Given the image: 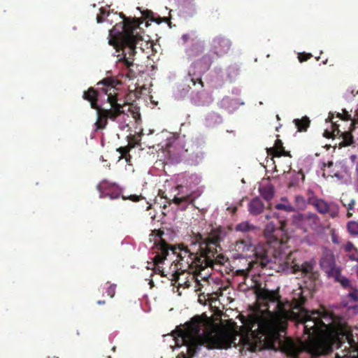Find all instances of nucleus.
Masks as SVG:
<instances>
[{
	"label": "nucleus",
	"mask_w": 358,
	"mask_h": 358,
	"mask_svg": "<svg viewBox=\"0 0 358 358\" xmlns=\"http://www.w3.org/2000/svg\"><path fill=\"white\" fill-rule=\"evenodd\" d=\"M257 309L250 314V329H255L260 349L280 350L295 357L306 351L313 357L326 355L334 346H347L336 358H358V327L351 329L325 310L302 307L301 287L293 293L292 303H282L277 292L259 288L256 292Z\"/></svg>",
	"instance_id": "nucleus-1"
},
{
	"label": "nucleus",
	"mask_w": 358,
	"mask_h": 358,
	"mask_svg": "<svg viewBox=\"0 0 358 358\" xmlns=\"http://www.w3.org/2000/svg\"><path fill=\"white\" fill-rule=\"evenodd\" d=\"M243 325L238 328L234 324L229 327L215 324L206 315L195 316L184 325L178 327L171 335L166 336L171 348H183L177 358H190L197 349L203 345L208 348H227L239 344L244 349L250 351L261 350L256 341L255 329H250V315L242 321Z\"/></svg>",
	"instance_id": "nucleus-2"
},
{
	"label": "nucleus",
	"mask_w": 358,
	"mask_h": 358,
	"mask_svg": "<svg viewBox=\"0 0 358 358\" xmlns=\"http://www.w3.org/2000/svg\"><path fill=\"white\" fill-rule=\"evenodd\" d=\"M113 18L122 19V20L110 30L108 43L116 48L122 50V57L119 61L129 67L133 64L131 57L134 55L137 46L139 45L142 49V42L144 39L141 36L140 22H131L121 15L117 16L116 13L111 14L103 8L100 9V14L97 15L96 21L98 23L107 21L111 24Z\"/></svg>",
	"instance_id": "nucleus-3"
},
{
	"label": "nucleus",
	"mask_w": 358,
	"mask_h": 358,
	"mask_svg": "<svg viewBox=\"0 0 358 358\" xmlns=\"http://www.w3.org/2000/svg\"><path fill=\"white\" fill-rule=\"evenodd\" d=\"M98 85H103L99 88L100 92L90 89L83 94V98L90 102L92 108L96 110V129L104 128L108 119L116 121L120 129L128 127L129 124L127 122L129 117L124 113L122 105L117 102V89L108 80L99 83Z\"/></svg>",
	"instance_id": "nucleus-4"
},
{
	"label": "nucleus",
	"mask_w": 358,
	"mask_h": 358,
	"mask_svg": "<svg viewBox=\"0 0 358 358\" xmlns=\"http://www.w3.org/2000/svg\"><path fill=\"white\" fill-rule=\"evenodd\" d=\"M233 250L236 252L237 258H248L252 262L259 264L263 267H268L275 271H280L286 267L285 257L275 255L268 257V250L262 244H254L250 240H241L234 245Z\"/></svg>",
	"instance_id": "nucleus-5"
},
{
	"label": "nucleus",
	"mask_w": 358,
	"mask_h": 358,
	"mask_svg": "<svg viewBox=\"0 0 358 358\" xmlns=\"http://www.w3.org/2000/svg\"><path fill=\"white\" fill-rule=\"evenodd\" d=\"M222 238L221 236L213 235L208 238H204L199 235L196 238V241L192 243L194 248L188 249L187 248L182 249L178 255L176 256V261L180 262V269L182 271H186L194 261L197 258L199 252L201 255H207L212 251L211 245L216 243Z\"/></svg>",
	"instance_id": "nucleus-6"
},
{
	"label": "nucleus",
	"mask_w": 358,
	"mask_h": 358,
	"mask_svg": "<svg viewBox=\"0 0 358 358\" xmlns=\"http://www.w3.org/2000/svg\"><path fill=\"white\" fill-rule=\"evenodd\" d=\"M296 252H291L288 250L284 252L283 255L279 253L278 256L285 257L286 261V267L285 269L282 270V271L287 270H290L292 273L301 271L304 275L312 276L313 275V268L315 265V262L314 260H310L305 262L302 264H299L296 262ZM279 272H281V271Z\"/></svg>",
	"instance_id": "nucleus-7"
},
{
	"label": "nucleus",
	"mask_w": 358,
	"mask_h": 358,
	"mask_svg": "<svg viewBox=\"0 0 358 358\" xmlns=\"http://www.w3.org/2000/svg\"><path fill=\"white\" fill-rule=\"evenodd\" d=\"M280 230L277 229L275 225L270 222L265 228L264 235L267 239V242L272 250L273 257L275 255H279V253L283 255L284 252L287 250V243L283 240L279 239L276 237L278 232Z\"/></svg>",
	"instance_id": "nucleus-8"
},
{
	"label": "nucleus",
	"mask_w": 358,
	"mask_h": 358,
	"mask_svg": "<svg viewBox=\"0 0 358 358\" xmlns=\"http://www.w3.org/2000/svg\"><path fill=\"white\" fill-rule=\"evenodd\" d=\"M152 253L155 254V256L152 257V262H148L147 268L154 270L155 273H159L157 269V266H161L166 259V256L169 254L168 245L160 240L152 248Z\"/></svg>",
	"instance_id": "nucleus-9"
},
{
	"label": "nucleus",
	"mask_w": 358,
	"mask_h": 358,
	"mask_svg": "<svg viewBox=\"0 0 358 358\" xmlns=\"http://www.w3.org/2000/svg\"><path fill=\"white\" fill-rule=\"evenodd\" d=\"M292 222L305 231L308 229L316 230L320 226L318 216L312 213L296 214L292 217Z\"/></svg>",
	"instance_id": "nucleus-10"
},
{
	"label": "nucleus",
	"mask_w": 358,
	"mask_h": 358,
	"mask_svg": "<svg viewBox=\"0 0 358 358\" xmlns=\"http://www.w3.org/2000/svg\"><path fill=\"white\" fill-rule=\"evenodd\" d=\"M180 266V262L176 259L168 268L158 265L157 269L162 275L166 276L171 281L177 282L180 280V276L185 273V271H181ZM178 284L180 285V282Z\"/></svg>",
	"instance_id": "nucleus-11"
},
{
	"label": "nucleus",
	"mask_w": 358,
	"mask_h": 358,
	"mask_svg": "<svg viewBox=\"0 0 358 358\" xmlns=\"http://www.w3.org/2000/svg\"><path fill=\"white\" fill-rule=\"evenodd\" d=\"M97 188L101 198L108 196L110 199H114L119 196L120 190L118 187L107 180L101 181L98 185Z\"/></svg>",
	"instance_id": "nucleus-12"
},
{
	"label": "nucleus",
	"mask_w": 358,
	"mask_h": 358,
	"mask_svg": "<svg viewBox=\"0 0 358 358\" xmlns=\"http://www.w3.org/2000/svg\"><path fill=\"white\" fill-rule=\"evenodd\" d=\"M314 206L319 213L322 214L328 213L331 217H337L339 213V207L336 203H328L322 199L315 200Z\"/></svg>",
	"instance_id": "nucleus-13"
},
{
	"label": "nucleus",
	"mask_w": 358,
	"mask_h": 358,
	"mask_svg": "<svg viewBox=\"0 0 358 358\" xmlns=\"http://www.w3.org/2000/svg\"><path fill=\"white\" fill-rule=\"evenodd\" d=\"M320 266L329 275H336L338 272L335 265L334 255L330 250H326L323 252Z\"/></svg>",
	"instance_id": "nucleus-14"
},
{
	"label": "nucleus",
	"mask_w": 358,
	"mask_h": 358,
	"mask_svg": "<svg viewBox=\"0 0 358 358\" xmlns=\"http://www.w3.org/2000/svg\"><path fill=\"white\" fill-rule=\"evenodd\" d=\"M230 42L222 37H216L212 41V49L217 55L227 53L230 48Z\"/></svg>",
	"instance_id": "nucleus-15"
},
{
	"label": "nucleus",
	"mask_w": 358,
	"mask_h": 358,
	"mask_svg": "<svg viewBox=\"0 0 358 358\" xmlns=\"http://www.w3.org/2000/svg\"><path fill=\"white\" fill-rule=\"evenodd\" d=\"M259 192L266 201H270L274 196L273 187L268 181H263L260 183Z\"/></svg>",
	"instance_id": "nucleus-16"
},
{
	"label": "nucleus",
	"mask_w": 358,
	"mask_h": 358,
	"mask_svg": "<svg viewBox=\"0 0 358 358\" xmlns=\"http://www.w3.org/2000/svg\"><path fill=\"white\" fill-rule=\"evenodd\" d=\"M264 205L260 199L256 197L253 199L249 203L248 210L250 214L259 215L263 212Z\"/></svg>",
	"instance_id": "nucleus-17"
},
{
	"label": "nucleus",
	"mask_w": 358,
	"mask_h": 358,
	"mask_svg": "<svg viewBox=\"0 0 358 358\" xmlns=\"http://www.w3.org/2000/svg\"><path fill=\"white\" fill-rule=\"evenodd\" d=\"M333 118L334 117L329 115L327 119V121H330L331 124V129H326L324 132V136L326 138H333L340 133L336 122L333 121Z\"/></svg>",
	"instance_id": "nucleus-18"
},
{
	"label": "nucleus",
	"mask_w": 358,
	"mask_h": 358,
	"mask_svg": "<svg viewBox=\"0 0 358 358\" xmlns=\"http://www.w3.org/2000/svg\"><path fill=\"white\" fill-rule=\"evenodd\" d=\"M222 119L218 115L215 113H211L208 115L206 117V125L207 127H213L220 123Z\"/></svg>",
	"instance_id": "nucleus-19"
},
{
	"label": "nucleus",
	"mask_w": 358,
	"mask_h": 358,
	"mask_svg": "<svg viewBox=\"0 0 358 358\" xmlns=\"http://www.w3.org/2000/svg\"><path fill=\"white\" fill-rule=\"evenodd\" d=\"M294 122L298 129V131H306L309 126V120L308 117H303L301 120L296 119L294 120Z\"/></svg>",
	"instance_id": "nucleus-20"
},
{
	"label": "nucleus",
	"mask_w": 358,
	"mask_h": 358,
	"mask_svg": "<svg viewBox=\"0 0 358 358\" xmlns=\"http://www.w3.org/2000/svg\"><path fill=\"white\" fill-rule=\"evenodd\" d=\"M275 208L278 210H282L287 212L294 211V208L288 202L286 198H282L281 199V203H279L275 205Z\"/></svg>",
	"instance_id": "nucleus-21"
},
{
	"label": "nucleus",
	"mask_w": 358,
	"mask_h": 358,
	"mask_svg": "<svg viewBox=\"0 0 358 358\" xmlns=\"http://www.w3.org/2000/svg\"><path fill=\"white\" fill-rule=\"evenodd\" d=\"M344 97L346 101H352L356 99H358V90L354 89L353 87H349L345 94Z\"/></svg>",
	"instance_id": "nucleus-22"
},
{
	"label": "nucleus",
	"mask_w": 358,
	"mask_h": 358,
	"mask_svg": "<svg viewBox=\"0 0 358 358\" xmlns=\"http://www.w3.org/2000/svg\"><path fill=\"white\" fill-rule=\"evenodd\" d=\"M274 156L279 157L281 155H285V152L282 148V143L281 141L277 140L275 141V148L273 149Z\"/></svg>",
	"instance_id": "nucleus-23"
},
{
	"label": "nucleus",
	"mask_w": 358,
	"mask_h": 358,
	"mask_svg": "<svg viewBox=\"0 0 358 358\" xmlns=\"http://www.w3.org/2000/svg\"><path fill=\"white\" fill-rule=\"evenodd\" d=\"M348 231V232L353 235V236H357L358 235V222H349L347 225Z\"/></svg>",
	"instance_id": "nucleus-24"
},
{
	"label": "nucleus",
	"mask_w": 358,
	"mask_h": 358,
	"mask_svg": "<svg viewBox=\"0 0 358 358\" xmlns=\"http://www.w3.org/2000/svg\"><path fill=\"white\" fill-rule=\"evenodd\" d=\"M254 227L252 225L250 224L248 222H243L238 224H237L235 227L236 231H248L252 229Z\"/></svg>",
	"instance_id": "nucleus-25"
},
{
	"label": "nucleus",
	"mask_w": 358,
	"mask_h": 358,
	"mask_svg": "<svg viewBox=\"0 0 358 358\" xmlns=\"http://www.w3.org/2000/svg\"><path fill=\"white\" fill-rule=\"evenodd\" d=\"M342 138H343V140L340 143L342 146L349 145L352 142V137L350 133L343 132L342 133Z\"/></svg>",
	"instance_id": "nucleus-26"
},
{
	"label": "nucleus",
	"mask_w": 358,
	"mask_h": 358,
	"mask_svg": "<svg viewBox=\"0 0 358 358\" xmlns=\"http://www.w3.org/2000/svg\"><path fill=\"white\" fill-rule=\"evenodd\" d=\"M146 17L150 18L152 21L156 22L157 24H160L162 22L166 21V18L165 17L162 18L159 17L157 18H155L154 17V14L150 11H146Z\"/></svg>",
	"instance_id": "nucleus-27"
},
{
	"label": "nucleus",
	"mask_w": 358,
	"mask_h": 358,
	"mask_svg": "<svg viewBox=\"0 0 358 358\" xmlns=\"http://www.w3.org/2000/svg\"><path fill=\"white\" fill-rule=\"evenodd\" d=\"M173 201L176 203L179 204L182 202L189 203L191 201V199L188 196H175Z\"/></svg>",
	"instance_id": "nucleus-28"
},
{
	"label": "nucleus",
	"mask_w": 358,
	"mask_h": 358,
	"mask_svg": "<svg viewBox=\"0 0 358 358\" xmlns=\"http://www.w3.org/2000/svg\"><path fill=\"white\" fill-rule=\"evenodd\" d=\"M338 273L336 275H333L336 277V278L338 281L341 282V284L342 285V286L344 287H347L350 286V281L345 278H341V277L338 276Z\"/></svg>",
	"instance_id": "nucleus-29"
},
{
	"label": "nucleus",
	"mask_w": 358,
	"mask_h": 358,
	"mask_svg": "<svg viewBox=\"0 0 358 358\" xmlns=\"http://www.w3.org/2000/svg\"><path fill=\"white\" fill-rule=\"evenodd\" d=\"M182 41L186 43L188 39H191V41L193 42L196 39V36H194V34H183L182 36Z\"/></svg>",
	"instance_id": "nucleus-30"
},
{
	"label": "nucleus",
	"mask_w": 358,
	"mask_h": 358,
	"mask_svg": "<svg viewBox=\"0 0 358 358\" xmlns=\"http://www.w3.org/2000/svg\"><path fill=\"white\" fill-rule=\"evenodd\" d=\"M348 297L352 301H356L358 300V292L357 290H353L348 294Z\"/></svg>",
	"instance_id": "nucleus-31"
},
{
	"label": "nucleus",
	"mask_w": 358,
	"mask_h": 358,
	"mask_svg": "<svg viewBox=\"0 0 358 358\" xmlns=\"http://www.w3.org/2000/svg\"><path fill=\"white\" fill-rule=\"evenodd\" d=\"M295 200L299 207H303L305 206L306 201L303 196H296Z\"/></svg>",
	"instance_id": "nucleus-32"
},
{
	"label": "nucleus",
	"mask_w": 358,
	"mask_h": 358,
	"mask_svg": "<svg viewBox=\"0 0 358 358\" xmlns=\"http://www.w3.org/2000/svg\"><path fill=\"white\" fill-rule=\"evenodd\" d=\"M348 257L350 259L358 262V252L357 251V250H355L352 252H350Z\"/></svg>",
	"instance_id": "nucleus-33"
},
{
	"label": "nucleus",
	"mask_w": 358,
	"mask_h": 358,
	"mask_svg": "<svg viewBox=\"0 0 358 358\" xmlns=\"http://www.w3.org/2000/svg\"><path fill=\"white\" fill-rule=\"evenodd\" d=\"M115 285H110L107 290L108 295L110 296V297H113L115 295Z\"/></svg>",
	"instance_id": "nucleus-34"
},
{
	"label": "nucleus",
	"mask_w": 358,
	"mask_h": 358,
	"mask_svg": "<svg viewBox=\"0 0 358 358\" xmlns=\"http://www.w3.org/2000/svg\"><path fill=\"white\" fill-rule=\"evenodd\" d=\"M345 250L348 252H351L356 249L355 248L353 244L349 242L345 245Z\"/></svg>",
	"instance_id": "nucleus-35"
},
{
	"label": "nucleus",
	"mask_w": 358,
	"mask_h": 358,
	"mask_svg": "<svg viewBox=\"0 0 358 358\" xmlns=\"http://www.w3.org/2000/svg\"><path fill=\"white\" fill-rule=\"evenodd\" d=\"M194 48L196 50V52H201L203 50V45L200 42L196 41L194 43Z\"/></svg>",
	"instance_id": "nucleus-36"
},
{
	"label": "nucleus",
	"mask_w": 358,
	"mask_h": 358,
	"mask_svg": "<svg viewBox=\"0 0 358 358\" xmlns=\"http://www.w3.org/2000/svg\"><path fill=\"white\" fill-rule=\"evenodd\" d=\"M304 56L305 57H303V55L302 54H299V55L298 58H299V61L301 62L307 60L308 58L310 57L311 55L310 54H308V55H306Z\"/></svg>",
	"instance_id": "nucleus-37"
},
{
	"label": "nucleus",
	"mask_w": 358,
	"mask_h": 358,
	"mask_svg": "<svg viewBox=\"0 0 358 358\" xmlns=\"http://www.w3.org/2000/svg\"><path fill=\"white\" fill-rule=\"evenodd\" d=\"M355 205V199H351L350 203H348L347 208L348 210H352L354 208V206Z\"/></svg>",
	"instance_id": "nucleus-38"
},
{
	"label": "nucleus",
	"mask_w": 358,
	"mask_h": 358,
	"mask_svg": "<svg viewBox=\"0 0 358 358\" xmlns=\"http://www.w3.org/2000/svg\"><path fill=\"white\" fill-rule=\"evenodd\" d=\"M227 210L230 211L231 213H234L236 210V207L231 205L230 206L227 207Z\"/></svg>",
	"instance_id": "nucleus-39"
},
{
	"label": "nucleus",
	"mask_w": 358,
	"mask_h": 358,
	"mask_svg": "<svg viewBox=\"0 0 358 358\" xmlns=\"http://www.w3.org/2000/svg\"><path fill=\"white\" fill-rule=\"evenodd\" d=\"M344 113H345V117H343V119H349V118H350V115H349V114H348V111H346L345 110H344ZM337 117L342 118V117H341V115H340V114H338V115H337Z\"/></svg>",
	"instance_id": "nucleus-40"
},
{
	"label": "nucleus",
	"mask_w": 358,
	"mask_h": 358,
	"mask_svg": "<svg viewBox=\"0 0 358 358\" xmlns=\"http://www.w3.org/2000/svg\"><path fill=\"white\" fill-rule=\"evenodd\" d=\"M187 54L189 55V56H194V48H189L187 51Z\"/></svg>",
	"instance_id": "nucleus-41"
},
{
	"label": "nucleus",
	"mask_w": 358,
	"mask_h": 358,
	"mask_svg": "<svg viewBox=\"0 0 358 358\" xmlns=\"http://www.w3.org/2000/svg\"><path fill=\"white\" fill-rule=\"evenodd\" d=\"M210 101H211V99L209 98V101H195V103H197V104H206V103H209Z\"/></svg>",
	"instance_id": "nucleus-42"
},
{
	"label": "nucleus",
	"mask_w": 358,
	"mask_h": 358,
	"mask_svg": "<svg viewBox=\"0 0 358 358\" xmlns=\"http://www.w3.org/2000/svg\"><path fill=\"white\" fill-rule=\"evenodd\" d=\"M353 120L355 122H358V108L355 111V114L354 120Z\"/></svg>",
	"instance_id": "nucleus-43"
},
{
	"label": "nucleus",
	"mask_w": 358,
	"mask_h": 358,
	"mask_svg": "<svg viewBox=\"0 0 358 358\" xmlns=\"http://www.w3.org/2000/svg\"><path fill=\"white\" fill-rule=\"evenodd\" d=\"M133 117L135 120H138L140 118V114L138 113H134Z\"/></svg>",
	"instance_id": "nucleus-44"
},
{
	"label": "nucleus",
	"mask_w": 358,
	"mask_h": 358,
	"mask_svg": "<svg viewBox=\"0 0 358 358\" xmlns=\"http://www.w3.org/2000/svg\"><path fill=\"white\" fill-rule=\"evenodd\" d=\"M208 68V64H206L205 66L201 67L199 72L201 73V72L205 71L206 69H207Z\"/></svg>",
	"instance_id": "nucleus-45"
},
{
	"label": "nucleus",
	"mask_w": 358,
	"mask_h": 358,
	"mask_svg": "<svg viewBox=\"0 0 358 358\" xmlns=\"http://www.w3.org/2000/svg\"><path fill=\"white\" fill-rule=\"evenodd\" d=\"M332 241L334 243H338L337 238H336V236L334 233H332Z\"/></svg>",
	"instance_id": "nucleus-46"
},
{
	"label": "nucleus",
	"mask_w": 358,
	"mask_h": 358,
	"mask_svg": "<svg viewBox=\"0 0 358 358\" xmlns=\"http://www.w3.org/2000/svg\"><path fill=\"white\" fill-rule=\"evenodd\" d=\"M131 199H132L133 201H138V197L136 196H132L131 197Z\"/></svg>",
	"instance_id": "nucleus-47"
},
{
	"label": "nucleus",
	"mask_w": 358,
	"mask_h": 358,
	"mask_svg": "<svg viewBox=\"0 0 358 358\" xmlns=\"http://www.w3.org/2000/svg\"><path fill=\"white\" fill-rule=\"evenodd\" d=\"M285 224H284V223H282V224H281V227H280V230H281L282 231H285Z\"/></svg>",
	"instance_id": "nucleus-48"
},
{
	"label": "nucleus",
	"mask_w": 358,
	"mask_h": 358,
	"mask_svg": "<svg viewBox=\"0 0 358 358\" xmlns=\"http://www.w3.org/2000/svg\"><path fill=\"white\" fill-rule=\"evenodd\" d=\"M97 303H98V304H104L105 301H99Z\"/></svg>",
	"instance_id": "nucleus-49"
},
{
	"label": "nucleus",
	"mask_w": 358,
	"mask_h": 358,
	"mask_svg": "<svg viewBox=\"0 0 358 358\" xmlns=\"http://www.w3.org/2000/svg\"><path fill=\"white\" fill-rule=\"evenodd\" d=\"M198 65H199V62H196V63H195V64L192 66V68H194L196 66H198Z\"/></svg>",
	"instance_id": "nucleus-50"
},
{
	"label": "nucleus",
	"mask_w": 358,
	"mask_h": 358,
	"mask_svg": "<svg viewBox=\"0 0 358 358\" xmlns=\"http://www.w3.org/2000/svg\"><path fill=\"white\" fill-rule=\"evenodd\" d=\"M347 216H348V217H350L352 216V213H350V212H348V213H347Z\"/></svg>",
	"instance_id": "nucleus-51"
},
{
	"label": "nucleus",
	"mask_w": 358,
	"mask_h": 358,
	"mask_svg": "<svg viewBox=\"0 0 358 358\" xmlns=\"http://www.w3.org/2000/svg\"><path fill=\"white\" fill-rule=\"evenodd\" d=\"M152 133H153V130L150 129V130H149L148 135L152 134Z\"/></svg>",
	"instance_id": "nucleus-52"
},
{
	"label": "nucleus",
	"mask_w": 358,
	"mask_h": 358,
	"mask_svg": "<svg viewBox=\"0 0 358 358\" xmlns=\"http://www.w3.org/2000/svg\"><path fill=\"white\" fill-rule=\"evenodd\" d=\"M196 183L199 182H200V179L198 178L197 177H196Z\"/></svg>",
	"instance_id": "nucleus-53"
},
{
	"label": "nucleus",
	"mask_w": 358,
	"mask_h": 358,
	"mask_svg": "<svg viewBox=\"0 0 358 358\" xmlns=\"http://www.w3.org/2000/svg\"><path fill=\"white\" fill-rule=\"evenodd\" d=\"M341 202H342V203H343V205L344 206H346V205H345V203H344V202H343V199L341 200Z\"/></svg>",
	"instance_id": "nucleus-54"
},
{
	"label": "nucleus",
	"mask_w": 358,
	"mask_h": 358,
	"mask_svg": "<svg viewBox=\"0 0 358 358\" xmlns=\"http://www.w3.org/2000/svg\"><path fill=\"white\" fill-rule=\"evenodd\" d=\"M199 83L201 85H202V82H201V80H199Z\"/></svg>",
	"instance_id": "nucleus-55"
},
{
	"label": "nucleus",
	"mask_w": 358,
	"mask_h": 358,
	"mask_svg": "<svg viewBox=\"0 0 358 358\" xmlns=\"http://www.w3.org/2000/svg\"><path fill=\"white\" fill-rule=\"evenodd\" d=\"M143 134V131H141L140 133H139V136H141Z\"/></svg>",
	"instance_id": "nucleus-56"
},
{
	"label": "nucleus",
	"mask_w": 358,
	"mask_h": 358,
	"mask_svg": "<svg viewBox=\"0 0 358 358\" xmlns=\"http://www.w3.org/2000/svg\"><path fill=\"white\" fill-rule=\"evenodd\" d=\"M266 218L267 220H268V219L270 218V217H269L268 215H266Z\"/></svg>",
	"instance_id": "nucleus-57"
},
{
	"label": "nucleus",
	"mask_w": 358,
	"mask_h": 358,
	"mask_svg": "<svg viewBox=\"0 0 358 358\" xmlns=\"http://www.w3.org/2000/svg\"><path fill=\"white\" fill-rule=\"evenodd\" d=\"M192 81L193 82L194 85H195L196 83L193 80V79H192Z\"/></svg>",
	"instance_id": "nucleus-58"
},
{
	"label": "nucleus",
	"mask_w": 358,
	"mask_h": 358,
	"mask_svg": "<svg viewBox=\"0 0 358 358\" xmlns=\"http://www.w3.org/2000/svg\"><path fill=\"white\" fill-rule=\"evenodd\" d=\"M351 158H352V160H353V159H354V158H355V156H354V155H352V156H351Z\"/></svg>",
	"instance_id": "nucleus-59"
},
{
	"label": "nucleus",
	"mask_w": 358,
	"mask_h": 358,
	"mask_svg": "<svg viewBox=\"0 0 358 358\" xmlns=\"http://www.w3.org/2000/svg\"><path fill=\"white\" fill-rule=\"evenodd\" d=\"M357 274H358V270H357Z\"/></svg>",
	"instance_id": "nucleus-60"
}]
</instances>
